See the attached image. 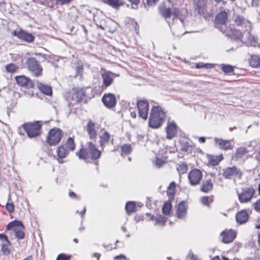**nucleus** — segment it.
<instances>
[{
  "mask_svg": "<svg viewBox=\"0 0 260 260\" xmlns=\"http://www.w3.org/2000/svg\"><path fill=\"white\" fill-rule=\"evenodd\" d=\"M159 12L161 15L166 19L170 18L173 15V23L172 25L170 21H168V23L171 27L174 36L179 37L185 34L184 23L181 18L178 17L179 12L177 9H175L173 12H172L169 8L160 7Z\"/></svg>",
  "mask_w": 260,
  "mask_h": 260,
  "instance_id": "nucleus-1",
  "label": "nucleus"
},
{
  "mask_svg": "<svg viewBox=\"0 0 260 260\" xmlns=\"http://www.w3.org/2000/svg\"><path fill=\"white\" fill-rule=\"evenodd\" d=\"M166 113L160 106H153L150 111L149 125L153 128L159 127L165 122Z\"/></svg>",
  "mask_w": 260,
  "mask_h": 260,
  "instance_id": "nucleus-2",
  "label": "nucleus"
},
{
  "mask_svg": "<svg viewBox=\"0 0 260 260\" xmlns=\"http://www.w3.org/2000/svg\"><path fill=\"white\" fill-rule=\"evenodd\" d=\"M86 145V148H81L79 152H77V155L80 159L88 161L89 159L94 160L101 156V152L98 150L94 144L89 142L87 143Z\"/></svg>",
  "mask_w": 260,
  "mask_h": 260,
  "instance_id": "nucleus-3",
  "label": "nucleus"
},
{
  "mask_svg": "<svg viewBox=\"0 0 260 260\" xmlns=\"http://www.w3.org/2000/svg\"><path fill=\"white\" fill-rule=\"evenodd\" d=\"M22 127L27 134V136L30 138H32L40 135L42 124L40 121H38L25 123L23 124Z\"/></svg>",
  "mask_w": 260,
  "mask_h": 260,
  "instance_id": "nucleus-4",
  "label": "nucleus"
},
{
  "mask_svg": "<svg viewBox=\"0 0 260 260\" xmlns=\"http://www.w3.org/2000/svg\"><path fill=\"white\" fill-rule=\"evenodd\" d=\"M238 199L241 203L249 202L254 197L255 190L253 188L247 187L242 188L241 190H237Z\"/></svg>",
  "mask_w": 260,
  "mask_h": 260,
  "instance_id": "nucleus-5",
  "label": "nucleus"
},
{
  "mask_svg": "<svg viewBox=\"0 0 260 260\" xmlns=\"http://www.w3.org/2000/svg\"><path fill=\"white\" fill-rule=\"evenodd\" d=\"M63 136L62 132L58 128L50 130L47 137V143L50 146L56 145L61 140Z\"/></svg>",
  "mask_w": 260,
  "mask_h": 260,
  "instance_id": "nucleus-6",
  "label": "nucleus"
},
{
  "mask_svg": "<svg viewBox=\"0 0 260 260\" xmlns=\"http://www.w3.org/2000/svg\"><path fill=\"white\" fill-rule=\"evenodd\" d=\"M24 226L21 221L15 220L10 222L7 226V230H13L15 236L18 239H22L24 237Z\"/></svg>",
  "mask_w": 260,
  "mask_h": 260,
  "instance_id": "nucleus-7",
  "label": "nucleus"
},
{
  "mask_svg": "<svg viewBox=\"0 0 260 260\" xmlns=\"http://www.w3.org/2000/svg\"><path fill=\"white\" fill-rule=\"evenodd\" d=\"M27 69L31 74L35 77H39L42 74V68L36 58L31 57L27 60Z\"/></svg>",
  "mask_w": 260,
  "mask_h": 260,
  "instance_id": "nucleus-8",
  "label": "nucleus"
},
{
  "mask_svg": "<svg viewBox=\"0 0 260 260\" xmlns=\"http://www.w3.org/2000/svg\"><path fill=\"white\" fill-rule=\"evenodd\" d=\"M224 32L236 43L237 47L241 46L243 45V35L240 30L230 27L227 28L226 30H224Z\"/></svg>",
  "mask_w": 260,
  "mask_h": 260,
  "instance_id": "nucleus-9",
  "label": "nucleus"
},
{
  "mask_svg": "<svg viewBox=\"0 0 260 260\" xmlns=\"http://www.w3.org/2000/svg\"><path fill=\"white\" fill-rule=\"evenodd\" d=\"M203 177L201 171L197 169L190 171L188 175L189 183L192 186L199 184Z\"/></svg>",
  "mask_w": 260,
  "mask_h": 260,
  "instance_id": "nucleus-10",
  "label": "nucleus"
},
{
  "mask_svg": "<svg viewBox=\"0 0 260 260\" xmlns=\"http://www.w3.org/2000/svg\"><path fill=\"white\" fill-rule=\"evenodd\" d=\"M236 25L240 27L243 31H248L251 27L250 22L243 16L236 15L233 17Z\"/></svg>",
  "mask_w": 260,
  "mask_h": 260,
  "instance_id": "nucleus-11",
  "label": "nucleus"
},
{
  "mask_svg": "<svg viewBox=\"0 0 260 260\" xmlns=\"http://www.w3.org/2000/svg\"><path fill=\"white\" fill-rule=\"evenodd\" d=\"M137 108L139 110V115L146 120L148 117L149 104L147 101L140 100L137 102Z\"/></svg>",
  "mask_w": 260,
  "mask_h": 260,
  "instance_id": "nucleus-12",
  "label": "nucleus"
},
{
  "mask_svg": "<svg viewBox=\"0 0 260 260\" xmlns=\"http://www.w3.org/2000/svg\"><path fill=\"white\" fill-rule=\"evenodd\" d=\"M223 176L225 178L231 179L233 176H237L241 178L242 175V171L238 169L236 167H228L223 170Z\"/></svg>",
  "mask_w": 260,
  "mask_h": 260,
  "instance_id": "nucleus-13",
  "label": "nucleus"
},
{
  "mask_svg": "<svg viewBox=\"0 0 260 260\" xmlns=\"http://www.w3.org/2000/svg\"><path fill=\"white\" fill-rule=\"evenodd\" d=\"M84 96L83 91L73 89L67 96V100L71 104H75L79 102Z\"/></svg>",
  "mask_w": 260,
  "mask_h": 260,
  "instance_id": "nucleus-14",
  "label": "nucleus"
},
{
  "mask_svg": "<svg viewBox=\"0 0 260 260\" xmlns=\"http://www.w3.org/2000/svg\"><path fill=\"white\" fill-rule=\"evenodd\" d=\"M207 0H193V7L195 12L198 14H205L207 11Z\"/></svg>",
  "mask_w": 260,
  "mask_h": 260,
  "instance_id": "nucleus-15",
  "label": "nucleus"
},
{
  "mask_svg": "<svg viewBox=\"0 0 260 260\" xmlns=\"http://www.w3.org/2000/svg\"><path fill=\"white\" fill-rule=\"evenodd\" d=\"M222 241L224 243H229L233 241L236 237V233L233 230H225L221 233Z\"/></svg>",
  "mask_w": 260,
  "mask_h": 260,
  "instance_id": "nucleus-16",
  "label": "nucleus"
},
{
  "mask_svg": "<svg viewBox=\"0 0 260 260\" xmlns=\"http://www.w3.org/2000/svg\"><path fill=\"white\" fill-rule=\"evenodd\" d=\"M214 142L216 146L223 150H232L234 148V144L231 143V140H224L223 139L215 138Z\"/></svg>",
  "mask_w": 260,
  "mask_h": 260,
  "instance_id": "nucleus-17",
  "label": "nucleus"
},
{
  "mask_svg": "<svg viewBox=\"0 0 260 260\" xmlns=\"http://www.w3.org/2000/svg\"><path fill=\"white\" fill-rule=\"evenodd\" d=\"M13 34L14 36L26 42H31L34 40V37L31 34L28 33L22 29L14 30Z\"/></svg>",
  "mask_w": 260,
  "mask_h": 260,
  "instance_id": "nucleus-18",
  "label": "nucleus"
},
{
  "mask_svg": "<svg viewBox=\"0 0 260 260\" xmlns=\"http://www.w3.org/2000/svg\"><path fill=\"white\" fill-rule=\"evenodd\" d=\"M15 81L18 85L26 88H30L34 85L30 79L23 75L15 77Z\"/></svg>",
  "mask_w": 260,
  "mask_h": 260,
  "instance_id": "nucleus-19",
  "label": "nucleus"
},
{
  "mask_svg": "<svg viewBox=\"0 0 260 260\" xmlns=\"http://www.w3.org/2000/svg\"><path fill=\"white\" fill-rule=\"evenodd\" d=\"M102 101L104 105L108 108L115 106L116 100L115 95L112 93H106L102 98Z\"/></svg>",
  "mask_w": 260,
  "mask_h": 260,
  "instance_id": "nucleus-20",
  "label": "nucleus"
},
{
  "mask_svg": "<svg viewBox=\"0 0 260 260\" xmlns=\"http://www.w3.org/2000/svg\"><path fill=\"white\" fill-rule=\"evenodd\" d=\"M167 139H172L177 133V125L174 122H169L167 127Z\"/></svg>",
  "mask_w": 260,
  "mask_h": 260,
  "instance_id": "nucleus-21",
  "label": "nucleus"
},
{
  "mask_svg": "<svg viewBox=\"0 0 260 260\" xmlns=\"http://www.w3.org/2000/svg\"><path fill=\"white\" fill-rule=\"evenodd\" d=\"M249 152V151L245 147H241L237 149L235 153L234 154L232 159L235 161H237L240 159L243 158Z\"/></svg>",
  "mask_w": 260,
  "mask_h": 260,
  "instance_id": "nucleus-22",
  "label": "nucleus"
},
{
  "mask_svg": "<svg viewBox=\"0 0 260 260\" xmlns=\"http://www.w3.org/2000/svg\"><path fill=\"white\" fill-rule=\"evenodd\" d=\"M86 130L88 134L91 139H95L97 137V130L95 123L92 121L90 120L87 124Z\"/></svg>",
  "mask_w": 260,
  "mask_h": 260,
  "instance_id": "nucleus-23",
  "label": "nucleus"
},
{
  "mask_svg": "<svg viewBox=\"0 0 260 260\" xmlns=\"http://www.w3.org/2000/svg\"><path fill=\"white\" fill-rule=\"evenodd\" d=\"M69 150L65 147V145H61L56 150L58 157V161L59 164L63 163L62 158H65L69 154Z\"/></svg>",
  "mask_w": 260,
  "mask_h": 260,
  "instance_id": "nucleus-24",
  "label": "nucleus"
},
{
  "mask_svg": "<svg viewBox=\"0 0 260 260\" xmlns=\"http://www.w3.org/2000/svg\"><path fill=\"white\" fill-rule=\"evenodd\" d=\"M0 239L2 242L1 248L2 251L4 254H9L10 252V250L8 248L10 245V243L7 236L4 234H0Z\"/></svg>",
  "mask_w": 260,
  "mask_h": 260,
  "instance_id": "nucleus-25",
  "label": "nucleus"
},
{
  "mask_svg": "<svg viewBox=\"0 0 260 260\" xmlns=\"http://www.w3.org/2000/svg\"><path fill=\"white\" fill-rule=\"evenodd\" d=\"M103 80V84L106 87L110 86L113 81L114 75L110 72H106L102 75Z\"/></svg>",
  "mask_w": 260,
  "mask_h": 260,
  "instance_id": "nucleus-26",
  "label": "nucleus"
},
{
  "mask_svg": "<svg viewBox=\"0 0 260 260\" xmlns=\"http://www.w3.org/2000/svg\"><path fill=\"white\" fill-rule=\"evenodd\" d=\"M236 220L241 224L246 222L248 219V215L245 210L238 212L236 216Z\"/></svg>",
  "mask_w": 260,
  "mask_h": 260,
  "instance_id": "nucleus-27",
  "label": "nucleus"
},
{
  "mask_svg": "<svg viewBox=\"0 0 260 260\" xmlns=\"http://www.w3.org/2000/svg\"><path fill=\"white\" fill-rule=\"evenodd\" d=\"M37 87L41 92L46 95H49L52 94L51 87L48 85L42 83H38Z\"/></svg>",
  "mask_w": 260,
  "mask_h": 260,
  "instance_id": "nucleus-28",
  "label": "nucleus"
},
{
  "mask_svg": "<svg viewBox=\"0 0 260 260\" xmlns=\"http://www.w3.org/2000/svg\"><path fill=\"white\" fill-rule=\"evenodd\" d=\"M186 213V207L183 202H181L178 206L177 217L180 219L183 218Z\"/></svg>",
  "mask_w": 260,
  "mask_h": 260,
  "instance_id": "nucleus-29",
  "label": "nucleus"
},
{
  "mask_svg": "<svg viewBox=\"0 0 260 260\" xmlns=\"http://www.w3.org/2000/svg\"><path fill=\"white\" fill-rule=\"evenodd\" d=\"M213 187V183L211 179L204 181L201 186V190L204 192L211 190Z\"/></svg>",
  "mask_w": 260,
  "mask_h": 260,
  "instance_id": "nucleus-30",
  "label": "nucleus"
},
{
  "mask_svg": "<svg viewBox=\"0 0 260 260\" xmlns=\"http://www.w3.org/2000/svg\"><path fill=\"white\" fill-rule=\"evenodd\" d=\"M111 136L110 134L108 132H104L100 137V143L101 145V146L103 148H104L106 144H107L110 139Z\"/></svg>",
  "mask_w": 260,
  "mask_h": 260,
  "instance_id": "nucleus-31",
  "label": "nucleus"
},
{
  "mask_svg": "<svg viewBox=\"0 0 260 260\" xmlns=\"http://www.w3.org/2000/svg\"><path fill=\"white\" fill-rule=\"evenodd\" d=\"M222 155H210L208 156L209 163L212 166L218 165L219 162L222 160Z\"/></svg>",
  "mask_w": 260,
  "mask_h": 260,
  "instance_id": "nucleus-32",
  "label": "nucleus"
},
{
  "mask_svg": "<svg viewBox=\"0 0 260 260\" xmlns=\"http://www.w3.org/2000/svg\"><path fill=\"white\" fill-rule=\"evenodd\" d=\"M228 18V14L225 11L220 12L216 17V20L221 24H224Z\"/></svg>",
  "mask_w": 260,
  "mask_h": 260,
  "instance_id": "nucleus-33",
  "label": "nucleus"
},
{
  "mask_svg": "<svg viewBox=\"0 0 260 260\" xmlns=\"http://www.w3.org/2000/svg\"><path fill=\"white\" fill-rule=\"evenodd\" d=\"M176 184L175 182H172L169 187L167 191V195L170 200L174 199V193L175 191Z\"/></svg>",
  "mask_w": 260,
  "mask_h": 260,
  "instance_id": "nucleus-34",
  "label": "nucleus"
},
{
  "mask_svg": "<svg viewBox=\"0 0 260 260\" xmlns=\"http://www.w3.org/2000/svg\"><path fill=\"white\" fill-rule=\"evenodd\" d=\"M102 1L104 3L115 8L119 7L123 4L122 0H102Z\"/></svg>",
  "mask_w": 260,
  "mask_h": 260,
  "instance_id": "nucleus-35",
  "label": "nucleus"
},
{
  "mask_svg": "<svg viewBox=\"0 0 260 260\" xmlns=\"http://www.w3.org/2000/svg\"><path fill=\"white\" fill-rule=\"evenodd\" d=\"M250 64L253 67H260V57L256 55L251 56Z\"/></svg>",
  "mask_w": 260,
  "mask_h": 260,
  "instance_id": "nucleus-36",
  "label": "nucleus"
},
{
  "mask_svg": "<svg viewBox=\"0 0 260 260\" xmlns=\"http://www.w3.org/2000/svg\"><path fill=\"white\" fill-rule=\"evenodd\" d=\"M69 150H74L75 148V144L72 138L70 137L68 139L67 142L63 145Z\"/></svg>",
  "mask_w": 260,
  "mask_h": 260,
  "instance_id": "nucleus-37",
  "label": "nucleus"
},
{
  "mask_svg": "<svg viewBox=\"0 0 260 260\" xmlns=\"http://www.w3.org/2000/svg\"><path fill=\"white\" fill-rule=\"evenodd\" d=\"M18 69V67L13 63H11L8 64H7L5 66L6 71L7 72L10 73H15Z\"/></svg>",
  "mask_w": 260,
  "mask_h": 260,
  "instance_id": "nucleus-38",
  "label": "nucleus"
},
{
  "mask_svg": "<svg viewBox=\"0 0 260 260\" xmlns=\"http://www.w3.org/2000/svg\"><path fill=\"white\" fill-rule=\"evenodd\" d=\"M172 209V205L171 204L167 202H166L163 206L162 210V212L164 214L168 215H169Z\"/></svg>",
  "mask_w": 260,
  "mask_h": 260,
  "instance_id": "nucleus-39",
  "label": "nucleus"
},
{
  "mask_svg": "<svg viewBox=\"0 0 260 260\" xmlns=\"http://www.w3.org/2000/svg\"><path fill=\"white\" fill-rule=\"evenodd\" d=\"M135 209V204L133 202H128L125 205V210L128 214L134 212Z\"/></svg>",
  "mask_w": 260,
  "mask_h": 260,
  "instance_id": "nucleus-40",
  "label": "nucleus"
},
{
  "mask_svg": "<svg viewBox=\"0 0 260 260\" xmlns=\"http://www.w3.org/2000/svg\"><path fill=\"white\" fill-rule=\"evenodd\" d=\"M155 219L156 221L155 225L160 226H163L167 221V218L165 217L161 216V215L157 216Z\"/></svg>",
  "mask_w": 260,
  "mask_h": 260,
  "instance_id": "nucleus-41",
  "label": "nucleus"
},
{
  "mask_svg": "<svg viewBox=\"0 0 260 260\" xmlns=\"http://www.w3.org/2000/svg\"><path fill=\"white\" fill-rule=\"evenodd\" d=\"M132 151L131 146L129 144H124L121 146V155H127Z\"/></svg>",
  "mask_w": 260,
  "mask_h": 260,
  "instance_id": "nucleus-42",
  "label": "nucleus"
},
{
  "mask_svg": "<svg viewBox=\"0 0 260 260\" xmlns=\"http://www.w3.org/2000/svg\"><path fill=\"white\" fill-rule=\"evenodd\" d=\"M187 169V165L185 163L179 164L177 167V170L180 174L186 173Z\"/></svg>",
  "mask_w": 260,
  "mask_h": 260,
  "instance_id": "nucleus-43",
  "label": "nucleus"
},
{
  "mask_svg": "<svg viewBox=\"0 0 260 260\" xmlns=\"http://www.w3.org/2000/svg\"><path fill=\"white\" fill-rule=\"evenodd\" d=\"M247 43L249 45L251 46L256 47L258 46L256 41V39L254 37L250 35H249L248 36Z\"/></svg>",
  "mask_w": 260,
  "mask_h": 260,
  "instance_id": "nucleus-44",
  "label": "nucleus"
},
{
  "mask_svg": "<svg viewBox=\"0 0 260 260\" xmlns=\"http://www.w3.org/2000/svg\"><path fill=\"white\" fill-rule=\"evenodd\" d=\"M213 67L212 64L210 63H204L203 62H199L196 63V68L197 69L206 68L210 69Z\"/></svg>",
  "mask_w": 260,
  "mask_h": 260,
  "instance_id": "nucleus-45",
  "label": "nucleus"
},
{
  "mask_svg": "<svg viewBox=\"0 0 260 260\" xmlns=\"http://www.w3.org/2000/svg\"><path fill=\"white\" fill-rule=\"evenodd\" d=\"M222 71L225 73H230L233 72V68L230 65H224L222 66Z\"/></svg>",
  "mask_w": 260,
  "mask_h": 260,
  "instance_id": "nucleus-46",
  "label": "nucleus"
},
{
  "mask_svg": "<svg viewBox=\"0 0 260 260\" xmlns=\"http://www.w3.org/2000/svg\"><path fill=\"white\" fill-rule=\"evenodd\" d=\"M6 208L9 212L12 213L14 211V206L12 203H7L6 205Z\"/></svg>",
  "mask_w": 260,
  "mask_h": 260,
  "instance_id": "nucleus-47",
  "label": "nucleus"
},
{
  "mask_svg": "<svg viewBox=\"0 0 260 260\" xmlns=\"http://www.w3.org/2000/svg\"><path fill=\"white\" fill-rule=\"evenodd\" d=\"M202 203L206 206L209 205V198L207 197H203L201 199Z\"/></svg>",
  "mask_w": 260,
  "mask_h": 260,
  "instance_id": "nucleus-48",
  "label": "nucleus"
},
{
  "mask_svg": "<svg viewBox=\"0 0 260 260\" xmlns=\"http://www.w3.org/2000/svg\"><path fill=\"white\" fill-rule=\"evenodd\" d=\"M69 258L70 257L67 256L64 254H60L58 255L56 260H69Z\"/></svg>",
  "mask_w": 260,
  "mask_h": 260,
  "instance_id": "nucleus-49",
  "label": "nucleus"
},
{
  "mask_svg": "<svg viewBox=\"0 0 260 260\" xmlns=\"http://www.w3.org/2000/svg\"><path fill=\"white\" fill-rule=\"evenodd\" d=\"M114 259L115 260H128L127 259L126 256L123 254H120L119 255L116 256L114 257Z\"/></svg>",
  "mask_w": 260,
  "mask_h": 260,
  "instance_id": "nucleus-50",
  "label": "nucleus"
},
{
  "mask_svg": "<svg viewBox=\"0 0 260 260\" xmlns=\"http://www.w3.org/2000/svg\"><path fill=\"white\" fill-rule=\"evenodd\" d=\"M164 162V161L162 159L157 158L155 160V165L157 167L159 168L161 166Z\"/></svg>",
  "mask_w": 260,
  "mask_h": 260,
  "instance_id": "nucleus-51",
  "label": "nucleus"
},
{
  "mask_svg": "<svg viewBox=\"0 0 260 260\" xmlns=\"http://www.w3.org/2000/svg\"><path fill=\"white\" fill-rule=\"evenodd\" d=\"M187 257L189 260H199L198 257L192 253H189L187 255Z\"/></svg>",
  "mask_w": 260,
  "mask_h": 260,
  "instance_id": "nucleus-52",
  "label": "nucleus"
},
{
  "mask_svg": "<svg viewBox=\"0 0 260 260\" xmlns=\"http://www.w3.org/2000/svg\"><path fill=\"white\" fill-rule=\"evenodd\" d=\"M103 246L105 247V248L107 250H112L113 249H116V246L113 247L112 244H108L107 245L104 244H103Z\"/></svg>",
  "mask_w": 260,
  "mask_h": 260,
  "instance_id": "nucleus-53",
  "label": "nucleus"
},
{
  "mask_svg": "<svg viewBox=\"0 0 260 260\" xmlns=\"http://www.w3.org/2000/svg\"><path fill=\"white\" fill-rule=\"evenodd\" d=\"M254 209L257 211H260V199L254 204Z\"/></svg>",
  "mask_w": 260,
  "mask_h": 260,
  "instance_id": "nucleus-54",
  "label": "nucleus"
},
{
  "mask_svg": "<svg viewBox=\"0 0 260 260\" xmlns=\"http://www.w3.org/2000/svg\"><path fill=\"white\" fill-rule=\"evenodd\" d=\"M260 0H252L251 5L253 7H257L259 6Z\"/></svg>",
  "mask_w": 260,
  "mask_h": 260,
  "instance_id": "nucleus-55",
  "label": "nucleus"
},
{
  "mask_svg": "<svg viewBox=\"0 0 260 260\" xmlns=\"http://www.w3.org/2000/svg\"><path fill=\"white\" fill-rule=\"evenodd\" d=\"M69 196L71 198H75L77 200H80V197L76 195L73 191H70L69 193Z\"/></svg>",
  "mask_w": 260,
  "mask_h": 260,
  "instance_id": "nucleus-56",
  "label": "nucleus"
},
{
  "mask_svg": "<svg viewBox=\"0 0 260 260\" xmlns=\"http://www.w3.org/2000/svg\"><path fill=\"white\" fill-rule=\"evenodd\" d=\"M72 0H58V3L61 5H64L70 3Z\"/></svg>",
  "mask_w": 260,
  "mask_h": 260,
  "instance_id": "nucleus-57",
  "label": "nucleus"
},
{
  "mask_svg": "<svg viewBox=\"0 0 260 260\" xmlns=\"http://www.w3.org/2000/svg\"><path fill=\"white\" fill-rule=\"evenodd\" d=\"M158 0H147V4L149 5H152L155 4Z\"/></svg>",
  "mask_w": 260,
  "mask_h": 260,
  "instance_id": "nucleus-58",
  "label": "nucleus"
},
{
  "mask_svg": "<svg viewBox=\"0 0 260 260\" xmlns=\"http://www.w3.org/2000/svg\"><path fill=\"white\" fill-rule=\"evenodd\" d=\"M129 111L131 112V115L132 117H133L134 118H136V116H137L136 112L134 111H132V109H130Z\"/></svg>",
  "mask_w": 260,
  "mask_h": 260,
  "instance_id": "nucleus-59",
  "label": "nucleus"
},
{
  "mask_svg": "<svg viewBox=\"0 0 260 260\" xmlns=\"http://www.w3.org/2000/svg\"><path fill=\"white\" fill-rule=\"evenodd\" d=\"M128 1L129 2H130L132 5H137L139 3L140 0H128Z\"/></svg>",
  "mask_w": 260,
  "mask_h": 260,
  "instance_id": "nucleus-60",
  "label": "nucleus"
},
{
  "mask_svg": "<svg viewBox=\"0 0 260 260\" xmlns=\"http://www.w3.org/2000/svg\"><path fill=\"white\" fill-rule=\"evenodd\" d=\"M198 140L201 143H204L206 142V138L204 137H199Z\"/></svg>",
  "mask_w": 260,
  "mask_h": 260,
  "instance_id": "nucleus-61",
  "label": "nucleus"
},
{
  "mask_svg": "<svg viewBox=\"0 0 260 260\" xmlns=\"http://www.w3.org/2000/svg\"><path fill=\"white\" fill-rule=\"evenodd\" d=\"M85 212H86V208L85 207H84L83 210L80 212H79L78 211H77V213H79L80 214H81L82 217L85 213Z\"/></svg>",
  "mask_w": 260,
  "mask_h": 260,
  "instance_id": "nucleus-62",
  "label": "nucleus"
},
{
  "mask_svg": "<svg viewBox=\"0 0 260 260\" xmlns=\"http://www.w3.org/2000/svg\"><path fill=\"white\" fill-rule=\"evenodd\" d=\"M255 158L259 161H260V151L258 152V153L256 154L255 155Z\"/></svg>",
  "mask_w": 260,
  "mask_h": 260,
  "instance_id": "nucleus-63",
  "label": "nucleus"
},
{
  "mask_svg": "<svg viewBox=\"0 0 260 260\" xmlns=\"http://www.w3.org/2000/svg\"><path fill=\"white\" fill-rule=\"evenodd\" d=\"M94 256L97 258V260H99L101 254L99 253H95L94 254Z\"/></svg>",
  "mask_w": 260,
  "mask_h": 260,
  "instance_id": "nucleus-64",
  "label": "nucleus"
}]
</instances>
